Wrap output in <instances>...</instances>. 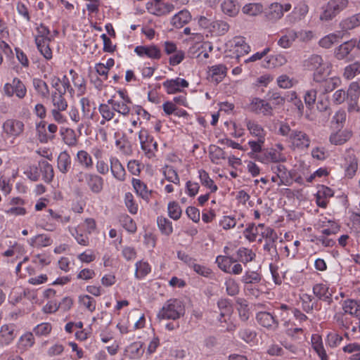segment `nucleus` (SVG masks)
<instances>
[{
    "label": "nucleus",
    "mask_w": 360,
    "mask_h": 360,
    "mask_svg": "<svg viewBox=\"0 0 360 360\" xmlns=\"http://www.w3.org/2000/svg\"><path fill=\"white\" fill-rule=\"evenodd\" d=\"M184 314V307L177 299L167 300L157 314L158 319H172L176 321Z\"/></svg>",
    "instance_id": "obj_4"
},
{
    "label": "nucleus",
    "mask_w": 360,
    "mask_h": 360,
    "mask_svg": "<svg viewBox=\"0 0 360 360\" xmlns=\"http://www.w3.org/2000/svg\"><path fill=\"white\" fill-rule=\"evenodd\" d=\"M166 91L169 94H173L181 91V87L188 86V82L184 79L177 77L174 79H167L162 83Z\"/></svg>",
    "instance_id": "obj_19"
},
{
    "label": "nucleus",
    "mask_w": 360,
    "mask_h": 360,
    "mask_svg": "<svg viewBox=\"0 0 360 360\" xmlns=\"http://www.w3.org/2000/svg\"><path fill=\"white\" fill-rule=\"evenodd\" d=\"M356 46V41L349 40L335 49L334 56L338 60L345 59Z\"/></svg>",
    "instance_id": "obj_22"
},
{
    "label": "nucleus",
    "mask_w": 360,
    "mask_h": 360,
    "mask_svg": "<svg viewBox=\"0 0 360 360\" xmlns=\"http://www.w3.org/2000/svg\"><path fill=\"white\" fill-rule=\"evenodd\" d=\"M103 179L94 173H91L86 181V184L90 191L96 194L100 193L103 191Z\"/></svg>",
    "instance_id": "obj_26"
},
{
    "label": "nucleus",
    "mask_w": 360,
    "mask_h": 360,
    "mask_svg": "<svg viewBox=\"0 0 360 360\" xmlns=\"http://www.w3.org/2000/svg\"><path fill=\"white\" fill-rule=\"evenodd\" d=\"M65 94L61 91H53L51 94V102L53 105V109L66 110L68 103L64 98Z\"/></svg>",
    "instance_id": "obj_38"
},
{
    "label": "nucleus",
    "mask_w": 360,
    "mask_h": 360,
    "mask_svg": "<svg viewBox=\"0 0 360 360\" xmlns=\"http://www.w3.org/2000/svg\"><path fill=\"white\" fill-rule=\"evenodd\" d=\"M221 9L224 14L234 17L239 12V6L235 0H224L221 4Z\"/></svg>",
    "instance_id": "obj_34"
},
{
    "label": "nucleus",
    "mask_w": 360,
    "mask_h": 360,
    "mask_svg": "<svg viewBox=\"0 0 360 360\" xmlns=\"http://www.w3.org/2000/svg\"><path fill=\"white\" fill-rule=\"evenodd\" d=\"M218 308L220 311V315L224 318V322H228L231 319L233 311L232 306L227 299H221L217 302Z\"/></svg>",
    "instance_id": "obj_35"
},
{
    "label": "nucleus",
    "mask_w": 360,
    "mask_h": 360,
    "mask_svg": "<svg viewBox=\"0 0 360 360\" xmlns=\"http://www.w3.org/2000/svg\"><path fill=\"white\" fill-rule=\"evenodd\" d=\"M37 136L41 143H47L49 140L53 139V136H49L46 134V122L41 121L36 125Z\"/></svg>",
    "instance_id": "obj_57"
},
{
    "label": "nucleus",
    "mask_w": 360,
    "mask_h": 360,
    "mask_svg": "<svg viewBox=\"0 0 360 360\" xmlns=\"http://www.w3.org/2000/svg\"><path fill=\"white\" fill-rule=\"evenodd\" d=\"M229 250L228 247H225L224 249V252L226 255H219L216 258V263L217 264L218 267L225 273H227L231 268V266L237 262V259L229 255Z\"/></svg>",
    "instance_id": "obj_21"
},
{
    "label": "nucleus",
    "mask_w": 360,
    "mask_h": 360,
    "mask_svg": "<svg viewBox=\"0 0 360 360\" xmlns=\"http://www.w3.org/2000/svg\"><path fill=\"white\" fill-rule=\"evenodd\" d=\"M340 84V79L338 77H330L323 79L321 81L313 84V86H316L318 91L321 94H328L333 91Z\"/></svg>",
    "instance_id": "obj_14"
},
{
    "label": "nucleus",
    "mask_w": 360,
    "mask_h": 360,
    "mask_svg": "<svg viewBox=\"0 0 360 360\" xmlns=\"http://www.w3.org/2000/svg\"><path fill=\"white\" fill-rule=\"evenodd\" d=\"M158 228L161 233L166 236H169L173 232L172 222L165 217L160 216L157 219Z\"/></svg>",
    "instance_id": "obj_52"
},
{
    "label": "nucleus",
    "mask_w": 360,
    "mask_h": 360,
    "mask_svg": "<svg viewBox=\"0 0 360 360\" xmlns=\"http://www.w3.org/2000/svg\"><path fill=\"white\" fill-rule=\"evenodd\" d=\"M264 145L260 146V150L255 152L250 150L249 156L255 160L264 164L284 162L286 157L283 153H280L274 148H264Z\"/></svg>",
    "instance_id": "obj_2"
},
{
    "label": "nucleus",
    "mask_w": 360,
    "mask_h": 360,
    "mask_svg": "<svg viewBox=\"0 0 360 360\" xmlns=\"http://www.w3.org/2000/svg\"><path fill=\"white\" fill-rule=\"evenodd\" d=\"M199 178L202 186L210 189L211 192H216L218 189L217 186L210 177L208 173L205 170H199Z\"/></svg>",
    "instance_id": "obj_54"
},
{
    "label": "nucleus",
    "mask_w": 360,
    "mask_h": 360,
    "mask_svg": "<svg viewBox=\"0 0 360 360\" xmlns=\"http://www.w3.org/2000/svg\"><path fill=\"white\" fill-rule=\"evenodd\" d=\"M110 169L113 176L119 181H124L125 179V169L119 160L116 158H111Z\"/></svg>",
    "instance_id": "obj_29"
},
{
    "label": "nucleus",
    "mask_w": 360,
    "mask_h": 360,
    "mask_svg": "<svg viewBox=\"0 0 360 360\" xmlns=\"http://www.w3.org/2000/svg\"><path fill=\"white\" fill-rule=\"evenodd\" d=\"M264 250L270 257L271 260L278 261L279 259L276 241L265 240Z\"/></svg>",
    "instance_id": "obj_60"
},
{
    "label": "nucleus",
    "mask_w": 360,
    "mask_h": 360,
    "mask_svg": "<svg viewBox=\"0 0 360 360\" xmlns=\"http://www.w3.org/2000/svg\"><path fill=\"white\" fill-rule=\"evenodd\" d=\"M139 139L141 143V149L145 151L146 155L151 158L155 156V152L158 150V143L153 138L148 134L146 129H141L139 134Z\"/></svg>",
    "instance_id": "obj_8"
},
{
    "label": "nucleus",
    "mask_w": 360,
    "mask_h": 360,
    "mask_svg": "<svg viewBox=\"0 0 360 360\" xmlns=\"http://www.w3.org/2000/svg\"><path fill=\"white\" fill-rule=\"evenodd\" d=\"M352 136V132L349 129L338 130L330 135L329 141L333 145L340 146L348 141Z\"/></svg>",
    "instance_id": "obj_24"
},
{
    "label": "nucleus",
    "mask_w": 360,
    "mask_h": 360,
    "mask_svg": "<svg viewBox=\"0 0 360 360\" xmlns=\"http://www.w3.org/2000/svg\"><path fill=\"white\" fill-rule=\"evenodd\" d=\"M295 30L285 29V34L278 40V45L283 49H289L295 41Z\"/></svg>",
    "instance_id": "obj_28"
},
{
    "label": "nucleus",
    "mask_w": 360,
    "mask_h": 360,
    "mask_svg": "<svg viewBox=\"0 0 360 360\" xmlns=\"http://www.w3.org/2000/svg\"><path fill=\"white\" fill-rule=\"evenodd\" d=\"M132 185L138 195L146 201L149 200L151 195V191H148L146 184L140 179H133Z\"/></svg>",
    "instance_id": "obj_30"
},
{
    "label": "nucleus",
    "mask_w": 360,
    "mask_h": 360,
    "mask_svg": "<svg viewBox=\"0 0 360 360\" xmlns=\"http://www.w3.org/2000/svg\"><path fill=\"white\" fill-rule=\"evenodd\" d=\"M127 352L130 359H139L142 356L144 349H143L142 343L136 342L131 344L128 347Z\"/></svg>",
    "instance_id": "obj_49"
},
{
    "label": "nucleus",
    "mask_w": 360,
    "mask_h": 360,
    "mask_svg": "<svg viewBox=\"0 0 360 360\" xmlns=\"http://www.w3.org/2000/svg\"><path fill=\"white\" fill-rule=\"evenodd\" d=\"M359 25L360 13L347 18L340 22V27L344 31L352 30Z\"/></svg>",
    "instance_id": "obj_39"
},
{
    "label": "nucleus",
    "mask_w": 360,
    "mask_h": 360,
    "mask_svg": "<svg viewBox=\"0 0 360 360\" xmlns=\"http://www.w3.org/2000/svg\"><path fill=\"white\" fill-rule=\"evenodd\" d=\"M2 129L7 137L15 138L23 132L24 124L18 120L8 119L4 122Z\"/></svg>",
    "instance_id": "obj_10"
},
{
    "label": "nucleus",
    "mask_w": 360,
    "mask_h": 360,
    "mask_svg": "<svg viewBox=\"0 0 360 360\" xmlns=\"http://www.w3.org/2000/svg\"><path fill=\"white\" fill-rule=\"evenodd\" d=\"M292 8L290 3L282 5L278 2L271 3L264 11L265 20L271 23H276L281 20L284 12L289 11Z\"/></svg>",
    "instance_id": "obj_6"
},
{
    "label": "nucleus",
    "mask_w": 360,
    "mask_h": 360,
    "mask_svg": "<svg viewBox=\"0 0 360 360\" xmlns=\"http://www.w3.org/2000/svg\"><path fill=\"white\" fill-rule=\"evenodd\" d=\"M309 12V6L305 4L295 7L292 13L287 15L286 19L290 24H294L303 19Z\"/></svg>",
    "instance_id": "obj_23"
},
{
    "label": "nucleus",
    "mask_w": 360,
    "mask_h": 360,
    "mask_svg": "<svg viewBox=\"0 0 360 360\" xmlns=\"http://www.w3.org/2000/svg\"><path fill=\"white\" fill-rule=\"evenodd\" d=\"M236 254L237 262L239 261L245 264L252 261L256 257L255 253L252 250L243 247L240 248Z\"/></svg>",
    "instance_id": "obj_44"
},
{
    "label": "nucleus",
    "mask_w": 360,
    "mask_h": 360,
    "mask_svg": "<svg viewBox=\"0 0 360 360\" xmlns=\"http://www.w3.org/2000/svg\"><path fill=\"white\" fill-rule=\"evenodd\" d=\"M71 158L66 151L61 152L57 159V167L60 172L66 174L71 166Z\"/></svg>",
    "instance_id": "obj_32"
},
{
    "label": "nucleus",
    "mask_w": 360,
    "mask_h": 360,
    "mask_svg": "<svg viewBox=\"0 0 360 360\" xmlns=\"http://www.w3.org/2000/svg\"><path fill=\"white\" fill-rule=\"evenodd\" d=\"M33 86L34 89L41 97L46 98L49 95V86L42 79H34Z\"/></svg>",
    "instance_id": "obj_61"
},
{
    "label": "nucleus",
    "mask_w": 360,
    "mask_h": 360,
    "mask_svg": "<svg viewBox=\"0 0 360 360\" xmlns=\"http://www.w3.org/2000/svg\"><path fill=\"white\" fill-rule=\"evenodd\" d=\"M177 4V0L173 2H164L160 0H156L154 4H151L152 8L148 7L150 12L156 15H167L175 10Z\"/></svg>",
    "instance_id": "obj_12"
},
{
    "label": "nucleus",
    "mask_w": 360,
    "mask_h": 360,
    "mask_svg": "<svg viewBox=\"0 0 360 360\" xmlns=\"http://www.w3.org/2000/svg\"><path fill=\"white\" fill-rule=\"evenodd\" d=\"M229 27V25L224 20H213L210 34L212 36H223L228 32Z\"/></svg>",
    "instance_id": "obj_31"
},
{
    "label": "nucleus",
    "mask_w": 360,
    "mask_h": 360,
    "mask_svg": "<svg viewBox=\"0 0 360 360\" xmlns=\"http://www.w3.org/2000/svg\"><path fill=\"white\" fill-rule=\"evenodd\" d=\"M53 240L45 234H39L28 240L32 247H47L51 245Z\"/></svg>",
    "instance_id": "obj_45"
},
{
    "label": "nucleus",
    "mask_w": 360,
    "mask_h": 360,
    "mask_svg": "<svg viewBox=\"0 0 360 360\" xmlns=\"http://www.w3.org/2000/svg\"><path fill=\"white\" fill-rule=\"evenodd\" d=\"M70 74L72 75V80L74 86L77 88L78 95H83L86 90L85 81L84 78L82 76H79L73 70H70Z\"/></svg>",
    "instance_id": "obj_50"
},
{
    "label": "nucleus",
    "mask_w": 360,
    "mask_h": 360,
    "mask_svg": "<svg viewBox=\"0 0 360 360\" xmlns=\"http://www.w3.org/2000/svg\"><path fill=\"white\" fill-rule=\"evenodd\" d=\"M360 74V62H355L345 67L344 77L347 79H353L356 75Z\"/></svg>",
    "instance_id": "obj_62"
},
{
    "label": "nucleus",
    "mask_w": 360,
    "mask_h": 360,
    "mask_svg": "<svg viewBox=\"0 0 360 360\" xmlns=\"http://www.w3.org/2000/svg\"><path fill=\"white\" fill-rule=\"evenodd\" d=\"M117 94L120 98V101L110 98L108 101V103L112 106L115 112H117L124 117L128 116L131 111L129 105L131 103V100L126 91L120 90Z\"/></svg>",
    "instance_id": "obj_7"
},
{
    "label": "nucleus",
    "mask_w": 360,
    "mask_h": 360,
    "mask_svg": "<svg viewBox=\"0 0 360 360\" xmlns=\"http://www.w3.org/2000/svg\"><path fill=\"white\" fill-rule=\"evenodd\" d=\"M329 286L326 283H316L313 287V292L319 300L326 302L330 304L333 302V292L329 290Z\"/></svg>",
    "instance_id": "obj_17"
},
{
    "label": "nucleus",
    "mask_w": 360,
    "mask_h": 360,
    "mask_svg": "<svg viewBox=\"0 0 360 360\" xmlns=\"http://www.w3.org/2000/svg\"><path fill=\"white\" fill-rule=\"evenodd\" d=\"M334 193L331 188L326 186H321L316 194V202L319 207H326L328 203V198L333 195Z\"/></svg>",
    "instance_id": "obj_25"
},
{
    "label": "nucleus",
    "mask_w": 360,
    "mask_h": 360,
    "mask_svg": "<svg viewBox=\"0 0 360 360\" xmlns=\"http://www.w3.org/2000/svg\"><path fill=\"white\" fill-rule=\"evenodd\" d=\"M256 319L259 325L273 331L276 330L279 326V322L275 313L273 314L266 311H260L257 314Z\"/></svg>",
    "instance_id": "obj_11"
},
{
    "label": "nucleus",
    "mask_w": 360,
    "mask_h": 360,
    "mask_svg": "<svg viewBox=\"0 0 360 360\" xmlns=\"http://www.w3.org/2000/svg\"><path fill=\"white\" fill-rule=\"evenodd\" d=\"M17 336L13 324H5L0 329V346L6 347L12 343Z\"/></svg>",
    "instance_id": "obj_13"
},
{
    "label": "nucleus",
    "mask_w": 360,
    "mask_h": 360,
    "mask_svg": "<svg viewBox=\"0 0 360 360\" xmlns=\"http://www.w3.org/2000/svg\"><path fill=\"white\" fill-rule=\"evenodd\" d=\"M244 122L250 134L257 138V140H250L248 143L250 150L257 152L258 150H260V146L264 145L265 143L266 131L255 120L245 119Z\"/></svg>",
    "instance_id": "obj_3"
},
{
    "label": "nucleus",
    "mask_w": 360,
    "mask_h": 360,
    "mask_svg": "<svg viewBox=\"0 0 360 360\" xmlns=\"http://www.w3.org/2000/svg\"><path fill=\"white\" fill-rule=\"evenodd\" d=\"M79 303L90 312H93L96 309V300L88 295H80L79 297Z\"/></svg>",
    "instance_id": "obj_58"
},
{
    "label": "nucleus",
    "mask_w": 360,
    "mask_h": 360,
    "mask_svg": "<svg viewBox=\"0 0 360 360\" xmlns=\"http://www.w3.org/2000/svg\"><path fill=\"white\" fill-rule=\"evenodd\" d=\"M348 4V0H329L327 4L323 7V11L319 17L320 20L328 22L333 20L347 7Z\"/></svg>",
    "instance_id": "obj_5"
},
{
    "label": "nucleus",
    "mask_w": 360,
    "mask_h": 360,
    "mask_svg": "<svg viewBox=\"0 0 360 360\" xmlns=\"http://www.w3.org/2000/svg\"><path fill=\"white\" fill-rule=\"evenodd\" d=\"M342 35L340 32L338 33H330L322 37L319 41V45L323 49H330L339 39L342 38Z\"/></svg>",
    "instance_id": "obj_42"
},
{
    "label": "nucleus",
    "mask_w": 360,
    "mask_h": 360,
    "mask_svg": "<svg viewBox=\"0 0 360 360\" xmlns=\"http://www.w3.org/2000/svg\"><path fill=\"white\" fill-rule=\"evenodd\" d=\"M134 52L140 57H147L158 60L161 58V51L156 46H138Z\"/></svg>",
    "instance_id": "obj_15"
},
{
    "label": "nucleus",
    "mask_w": 360,
    "mask_h": 360,
    "mask_svg": "<svg viewBox=\"0 0 360 360\" xmlns=\"http://www.w3.org/2000/svg\"><path fill=\"white\" fill-rule=\"evenodd\" d=\"M278 133L283 136H288V141L293 149L304 150L310 146L309 136L302 130L291 129L288 123L280 124Z\"/></svg>",
    "instance_id": "obj_1"
},
{
    "label": "nucleus",
    "mask_w": 360,
    "mask_h": 360,
    "mask_svg": "<svg viewBox=\"0 0 360 360\" xmlns=\"http://www.w3.org/2000/svg\"><path fill=\"white\" fill-rule=\"evenodd\" d=\"M191 20V15L188 10L184 9L175 14L171 19V24L176 28H181Z\"/></svg>",
    "instance_id": "obj_27"
},
{
    "label": "nucleus",
    "mask_w": 360,
    "mask_h": 360,
    "mask_svg": "<svg viewBox=\"0 0 360 360\" xmlns=\"http://www.w3.org/2000/svg\"><path fill=\"white\" fill-rule=\"evenodd\" d=\"M302 301V309L307 312L310 313L314 309L319 310L320 307H319L316 302H313L314 297L313 296L308 294H303L300 297Z\"/></svg>",
    "instance_id": "obj_41"
},
{
    "label": "nucleus",
    "mask_w": 360,
    "mask_h": 360,
    "mask_svg": "<svg viewBox=\"0 0 360 360\" xmlns=\"http://www.w3.org/2000/svg\"><path fill=\"white\" fill-rule=\"evenodd\" d=\"M249 109L252 112L256 115H262L263 116L269 117L274 115L271 105L260 98H252L250 103Z\"/></svg>",
    "instance_id": "obj_9"
},
{
    "label": "nucleus",
    "mask_w": 360,
    "mask_h": 360,
    "mask_svg": "<svg viewBox=\"0 0 360 360\" xmlns=\"http://www.w3.org/2000/svg\"><path fill=\"white\" fill-rule=\"evenodd\" d=\"M39 169L42 174V178L46 183L52 181L54 176V172L52 165L46 160L39 162Z\"/></svg>",
    "instance_id": "obj_33"
},
{
    "label": "nucleus",
    "mask_w": 360,
    "mask_h": 360,
    "mask_svg": "<svg viewBox=\"0 0 360 360\" xmlns=\"http://www.w3.org/2000/svg\"><path fill=\"white\" fill-rule=\"evenodd\" d=\"M262 280V275L257 271L248 270L242 276L241 281L245 284H257Z\"/></svg>",
    "instance_id": "obj_55"
},
{
    "label": "nucleus",
    "mask_w": 360,
    "mask_h": 360,
    "mask_svg": "<svg viewBox=\"0 0 360 360\" xmlns=\"http://www.w3.org/2000/svg\"><path fill=\"white\" fill-rule=\"evenodd\" d=\"M360 94V87L358 83L352 82L346 93L348 101H358Z\"/></svg>",
    "instance_id": "obj_63"
},
{
    "label": "nucleus",
    "mask_w": 360,
    "mask_h": 360,
    "mask_svg": "<svg viewBox=\"0 0 360 360\" xmlns=\"http://www.w3.org/2000/svg\"><path fill=\"white\" fill-rule=\"evenodd\" d=\"M264 11L262 4L250 3L245 4L243 8V12L250 16H256L261 14Z\"/></svg>",
    "instance_id": "obj_53"
},
{
    "label": "nucleus",
    "mask_w": 360,
    "mask_h": 360,
    "mask_svg": "<svg viewBox=\"0 0 360 360\" xmlns=\"http://www.w3.org/2000/svg\"><path fill=\"white\" fill-rule=\"evenodd\" d=\"M271 170L277 177L279 178L278 186H290L292 182V177L290 171L287 169L285 166L278 165L271 167Z\"/></svg>",
    "instance_id": "obj_16"
},
{
    "label": "nucleus",
    "mask_w": 360,
    "mask_h": 360,
    "mask_svg": "<svg viewBox=\"0 0 360 360\" xmlns=\"http://www.w3.org/2000/svg\"><path fill=\"white\" fill-rule=\"evenodd\" d=\"M167 210L169 217L172 219L178 220L181 217L182 211L178 202L175 201L169 202Z\"/></svg>",
    "instance_id": "obj_64"
},
{
    "label": "nucleus",
    "mask_w": 360,
    "mask_h": 360,
    "mask_svg": "<svg viewBox=\"0 0 360 360\" xmlns=\"http://www.w3.org/2000/svg\"><path fill=\"white\" fill-rule=\"evenodd\" d=\"M81 108L82 111V120H89L93 119L95 108L91 109V102L88 98H82L80 100Z\"/></svg>",
    "instance_id": "obj_46"
},
{
    "label": "nucleus",
    "mask_w": 360,
    "mask_h": 360,
    "mask_svg": "<svg viewBox=\"0 0 360 360\" xmlns=\"http://www.w3.org/2000/svg\"><path fill=\"white\" fill-rule=\"evenodd\" d=\"M342 309L346 314L360 317V302L354 300L344 301Z\"/></svg>",
    "instance_id": "obj_37"
},
{
    "label": "nucleus",
    "mask_w": 360,
    "mask_h": 360,
    "mask_svg": "<svg viewBox=\"0 0 360 360\" xmlns=\"http://www.w3.org/2000/svg\"><path fill=\"white\" fill-rule=\"evenodd\" d=\"M323 63L322 57L317 54H313L304 61L303 65L307 70L314 71Z\"/></svg>",
    "instance_id": "obj_43"
},
{
    "label": "nucleus",
    "mask_w": 360,
    "mask_h": 360,
    "mask_svg": "<svg viewBox=\"0 0 360 360\" xmlns=\"http://www.w3.org/2000/svg\"><path fill=\"white\" fill-rule=\"evenodd\" d=\"M311 344L313 349L317 353L321 360H328L321 336L313 335L311 337Z\"/></svg>",
    "instance_id": "obj_36"
},
{
    "label": "nucleus",
    "mask_w": 360,
    "mask_h": 360,
    "mask_svg": "<svg viewBox=\"0 0 360 360\" xmlns=\"http://www.w3.org/2000/svg\"><path fill=\"white\" fill-rule=\"evenodd\" d=\"M76 160L85 169H89L93 167L94 163L91 156L86 150H79Z\"/></svg>",
    "instance_id": "obj_48"
},
{
    "label": "nucleus",
    "mask_w": 360,
    "mask_h": 360,
    "mask_svg": "<svg viewBox=\"0 0 360 360\" xmlns=\"http://www.w3.org/2000/svg\"><path fill=\"white\" fill-rule=\"evenodd\" d=\"M109 105L108 103H101L98 106V111L103 118V120L101 121V124H104L106 121H110L115 115V110Z\"/></svg>",
    "instance_id": "obj_47"
},
{
    "label": "nucleus",
    "mask_w": 360,
    "mask_h": 360,
    "mask_svg": "<svg viewBox=\"0 0 360 360\" xmlns=\"http://www.w3.org/2000/svg\"><path fill=\"white\" fill-rule=\"evenodd\" d=\"M231 46L236 53V58L237 60H239L241 56L248 54L251 51L250 46L243 37H234L231 41Z\"/></svg>",
    "instance_id": "obj_18"
},
{
    "label": "nucleus",
    "mask_w": 360,
    "mask_h": 360,
    "mask_svg": "<svg viewBox=\"0 0 360 360\" xmlns=\"http://www.w3.org/2000/svg\"><path fill=\"white\" fill-rule=\"evenodd\" d=\"M343 340L344 337L342 335L335 331H331L326 336V343L328 347L335 348L340 346Z\"/></svg>",
    "instance_id": "obj_56"
},
{
    "label": "nucleus",
    "mask_w": 360,
    "mask_h": 360,
    "mask_svg": "<svg viewBox=\"0 0 360 360\" xmlns=\"http://www.w3.org/2000/svg\"><path fill=\"white\" fill-rule=\"evenodd\" d=\"M63 140L69 146H75L77 143L75 132L73 129L66 128L60 131Z\"/></svg>",
    "instance_id": "obj_51"
},
{
    "label": "nucleus",
    "mask_w": 360,
    "mask_h": 360,
    "mask_svg": "<svg viewBox=\"0 0 360 360\" xmlns=\"http://www.w3.org/2000/svg\"><path fill=\"white\" fill-rule=\"evenodd\" d=\"M227 70L223 64L212 65L209 68L208 77L212 82L218 84L226 76Z\"/></svg>",
    "instance_id": "obj_20"
},
{
    "label": "nucleus",
    "mask_w": 360,
    "mask_h": 360,
    "mask_svg": "<svg viewBox=\"0 0 360 360\" xmlns=\"http://www.w3.org/2000/svg\"><path fill=\"white\" fill-rule=\"evenodd\" d=\"M150 266L148 262L139 261L136 263L135 276L138 279L144 278L150 272Z\"/></svg>",
    "instance_id": "obj_59"
},
{
    "label": "nucleus",
    "mask_w": 360,
    "mask_h": 360,
    "mask_svg": "<svg viewBox=\"0 0 360 360\" xmlns=\"http://www.w3.org/2000/svg\"><path fill=\"white\" fill-rule=\"evenodd\" d=\"M238 337L245 343L252 345L255 342L257 333L250 328L243 327L238 330Z\"/></svg>",
    "instance_id": "obj_40"
}]
</instances>
